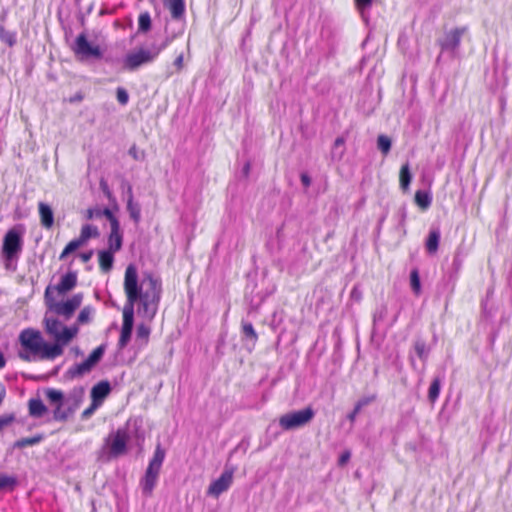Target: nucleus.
<instances>
[{"mask_svg": "<svg viewBox=\"0 0 512 512\" xmlns=\"http://www.w3.org/2000/svg\"><path fill=\"white\" fill-rule=\"evenodd\" d=\"M183 60H184V55H183V53H180V54L176 57V59L174 60L173 65L176 67V70H177V71L182 70V68H183Z\"/></svg>", "mask_w": 512, "mask_h": 512, "instance_id": "56", "label": "nucleus"}, {"mask_svg": "<svg viewBox=\"0 0 512 512\" xmlns=\"http://www.w3.org/2000/svg\"><path fill=\"white\" fill-rule=\"evenodd\" d=\"M412 178L413 176L410 170V165L406 162L401 166L399 172V185L404 192L409 189Z\"/></svg>", "mask_w": 512, "mask_h": 512, "instance_id": "25", "label": "nucleus"}, {"mask_svg": "<svg viewBox=\"0 0 512 512\" xmlns=\"http://www.w3.org/2000/svg\"><path fill=\"white\" fill-rule=\"evenodd\" d=\"M442 387V379L439 376H435L429 386L428 389V400L430 403L434 404L436 400L439 398Z\"/></svg>", "mask_w": 512, "mask_h": 512, "instance_id": "27", "label": "nucleus"}, {"mask_svg": "<svg viewBox=\"0 0 512 512\" xmlns=\"http://www.w3.org/2000/svg\"><path fill=\"white\" fill-rule=\"evenodd\" d=\"M152 28V19L149 12L140 13L138 17V33L145 34Z\"/></svg>", "mask_w": 512, "mask_h": 512, "instance_id": "33", "label": "nucleus"}, {"mask_svg": "<svg viewBox=\"0 0 512 512\" xmlns=\"http://www.w3.org/2000/svg\"><path fill=\"white\" fill-rule=\"evenodd\" d=\"M166 455L165 449L160 443L156 445L153 457L149 461L144 476L140 480L143 495L151 496L160 474L162 464Z\"/></svg>", "mask_w": 512, "mask_h": 512, "instance_id": "6", "label": "nucleus"}, {"mask_svg": "<svg viewBox=\"0 0 512 512\" xmlns=\"http://www.w3.org/2000/svg\"><path fill=\"white\" fill-rule=\"evenodd\" d=\"M387 313H388V309L385 304H381L375 309V311L373 313L374 330L376 329L377 326H379L384 321V319L387 316Z\"/></svg>", "mask_w": 512, "mask_h": 512, "instance_id": "37", "label": "nucleus"}, {"mask_svg": "<svg viewBox=\"0 0 512 512\" xmlns=\"http://www.w3.org/2000/svg\"><path fill=\"white\" fill-rule=\"evenodd\" d=\"M157 58V53L150 49L140 48L137 51L127 53L123 58V68L135 71L139 67L152 63Z\"/></svg>", "mask_w": 512, "mask_h": 512, "instance_id": "11", "label": "nucleus"}, {"mask_svg": "<svg viewBox=\"0 0 512 512\" xmlns=\"http://www.w3.org/2000/svg\"><path fill=\"white\" fill-rule=\"evenodd\" d=\"M345 139L344 137L340 136L337 137L333 143L332 151H331V158L334 161H339L344 155L345 152Z\"/></svg>", "mask_w": 512, "mask_h": 512, "instance_id": "32", "label": "nucleus"}, {"mask_svg": "<svg viewBox=\"0 0 512 512\" xmlns=\"http://www.w3.org/2000/svg\"><path fill=\"white\" fill-rule=\"evenodd\" d=\"M463 255L459 250L456 251L452 261V273L457 275L463 265Z\"/></svg>", "mask_w": 512, "mask_h": 512, "instance_id": "43", "label": "nucleus"}, {"mask_svg": "<svg viewBox=\"0 0 512 512\" xmlns=\"http://www.w3.org/2000/svg\"><path fill=\"white\" fill-rule=\"evenodd\" d=\"M84 244L80 241L79 238H76V239H73L71 240L69 243H67V245L64 247L63 251L61 252L60 254V257L59 259L60 260H63L65 259L66 257H68V255L74 253L75 251H77L80 247H82Z\"/></svg>", "mask_w": 512, "mask_h": 512, "instance_id": "36", "label": "nucleus"}, {"mask_svg": "<svg viewBox=\"0 0 512 512\" xmlns=\"http://www.w3.org/2000/svg\"><path fill=\"white\" fill-rule=\"evenodd\" d=\"M374 0H354L357 10L362 17H365L369 12Z\"/></svg>", "mask_w": 512, "mask_h": 512, "instance_id": "41", "label": "nucleus"}, {"mask_svg": "<svg viewBox=\"0 0 512 512\" xmlns=\"http://www.w3.org/2000/svg\"><path fill=\"white\" fill-rule=\"evenodd\" d=\"M412 348L413 352L410 351L408 355L410 365L414 371H418L415 361V357H417L423 364L422 369L419 372L423 373L432 350V345L428 344L423 337L416 336L413 340Z\"/></svg>", "mask_w": 512, "mask_h": 512, "instance_id": "12", "label": "nucleus"}, {"mask_svg": "<svg viewBox=\"0 0 512 512\" xmlns=\"http://www.w3.org/2000/svg\"><path fill=\"white\" fill-rule=\"evenodd\" d=\"M132 332L133 328L131 327H121L120 337L118 340V347L120 349H123L128 345L131 340Z\"/></svg>", "mask_w": 512, "mask_h": 512, "instance_id": "39", "label": "nucleus"}, {"mask_svg": "<svg viewBox=\"0 0 512 512\" xmlns=\"http://www.w3.org/2000/svg\"><path fill=\"white\" fill-rule=\"evenodd\" d=\"M108 250H112L118 252L122 249L123 246V232L121 230V226H113L110 227V233L107 239Z\"/></svg>", "mask_w": 512, "mask_h": 512, "instance_id": "19", "label": "nucleus"}, {"mask_svg": "<svg viewBox=\"0 0 512 512\" xmlns=\"http://www.w3.org/2000/svg\"><path fill=\"white\" fill-rule=\"evenodd\" d=\"M129 436L124 429H118L114 434L110 435L106 443L111 457H118L127 452Z\"/></svg>", "mask_w": 512, "mask_h": 512, "instance_id": "13", "label": "nucleus"}, {"mask_svg": "<svg viewBox=\"0 0 512 512\" xmlns=\"http://www.w3.org/2000/svg\"><path fill=\"white\" fill-rule=\"evenodd\" d=\"M6 365V358L3 354V352L0 350V369L4 368Z\"/></svg>", "mask_w": 512, "mask_h": 512, "instance_id": "62", "label": "nucleus"}, {"mask_svg": "<svg viewBox=\"0 0 512 512\" xmlns=\"http://www.w3.org/2000/svg\"><path fill=\"white\" fill-rule=\"evenodd\" d=\"M163 4L169 9L173 19H180L185 13L184 0H163Z\"/></svg>", "mask_w": 512, "mask_h": 512, "instance_id": "23", "label": "nucleus"}, {"mask_svg": "<svg viewBox=\"0 0 512 512\" xmlns=\"http://www.w3.org/2000/svg\"><path fill=\"white\" fill-rule=\"evenodd\" d=\"M233 473L231 470H224L222 474L214 481H212L208 488V494L214 497H218L223 492L227 491L233 481Z\"/></svg>", "mask_w": 512, "mask_h": 512, "instance_id": "14", "label": "nucleus"}, {"mask_svg": "<svg viewBox=\"0 0 512 512\" xmlns=\"http://www.w3.org/2000/svg\"><path fill=\"white\" fill-rule=\"evenodd\" d=\"M128 154L133 157V159L135 160H139V155H138V151H137V148L135 145H133L132 147H130L129 151H128Z\"/></svg>", "mask_w": 512, "mask_h": 512, "instance_id": "61", "label": "nucleus"}, {"mask_svg": "<svg viewBox=\"0 0 512 512\" xmlns=\"http://www.w3.org/2000/svg\"><path fill=\"white\" fill-rule=\"evenodd\" d=\"M99 186H100L101 191L103 192V194L107 197V199L109 201L115 200V198L113 196V193L111 192V190L109 188V185H108L107 181L104 178H102L100 180Z\"/></svg>", "mask_w": 512, "mask_h": 512, "instance_id": "49", "label": "nucleus"}, {"mask_svg": "<svg viewBox=\"0 0 512 512\" xmlns=\"http://www.w3.org/2000/svg\"><path fill=\"white\" fill-rule=\"evenodd\" d=\"M97 212H100V208H89L87 210L86 218L88 220L94 219V218H100L101 216H97Z\"/></svg>", "mask_w": 512, "mask_h": 512, "instance_id": "57", "label": "nucleus"}, {"mask_svg": "<svg viewBox=\"0 0 512 512\" xmlns=\"http://www.w3.org/2000/svg\"><path fill=\"white\" fill-rule=\"evenodd\" d=\"M18 485V479L13 475L0 473V492L13 491Z\"/></svg>", "mask_w": 512, "mask_h": 512, "instance_id": "29", "label": "nucleus"}, {"mask_svg": "<svg viewBox=\"0 0 512 512\" xmlns=\"http://www.w3.org/2000/svg\"><path fill=\"white\" fill-rule=\"evenodd\" d=\"M78 333L77 326H63L55 336L54 343H48L44 340L40 331L27 328L21 331L19 343L21 347L41 359H54L63 353V346L70 343Z\"/></svg>", "mask_w": 512, "mask_h": 512, "instance_id": "2", "label": "nucleus"}, {"mask_svg": "<svg viewBox=\"0 0 512 512\" xmlns=\"http://www.w3.org/2000/svg\"><path fill=\"white\" fill-rule=\"evenodd\" d=\"M467 33V26H459L449 30H444L443 35L436 40V45L440 48V54L437 57V62H439L443 56H447L449 59L459 57L461 41Z\"/></svg>", "mask_w": 512, "mask_h": 512, "instance_id": "5", "label": "nucleus"}, {"mask_svg": "<svg viewBox=\"0 0 512 512\" xmlns=\"http://www.w3.org/2000/svg\"><path fill=\"white\" fill-rule=\"evenodd\" d=\"M241 335L246 349L249 352L253 351L258 341V334L251 322L242 320Z\"/></svg>", "mask_w": 512, "mask_h": 512, "instance_id": "16", "label": "nucleus"}, {"mask_svg": "<svg viewBox=\"0 0 512 512\" xmlns=\"http://www.w3.org/2000/svg\"><path fill=\"white\" fill-rule=\"evenodd\" d=\"M93 309L90 306L84 307L78 314L77 323L78 324H86L91 319Z\"/></svg>", "mask_w": 512, "mask_h": 512, "instance_id": "42", "label": "nucleus"}, {"mask_svg": "<svg viewBox=\"0 0 512 512\" xmlns=\"http://www.w3.org/2000/svg\"><path fill=\"white\" fill-rule=\"evenodd\" d=\"M115 253V251L108 249H102L98 251V262L103 273H108L112 270L115 260Z\"/></svg>", "mask_w": 512, "mask_h": 512, "instance_id": "21", "label": "nucleus"}, {"mask_svg": "<svg viewBox=\"0 0 512 512\" xmlns=\"http://www.w3.org/2000/svg\"><path fill=\"white\" fill-rule=\"evenodd\" d=\"M437 340H438V338H437L436 333H433V343L436 344Z\"/></svg>", "mask_w": 512, "mask_h": 512, "instance_id": "64", "label": "nucleus"}, {"mask_svg": "<svg viewBox=\"0 0 512 512\" xmlns=\"http://www.w3.org/2000/svg\"><path fill=\"white\" fill-rule=\"evenodd\" d=\"M116 99L121 105H126L129 102V94L123 87L116 89Z\"/></svg>", "mask_w": 512, "mask_h": 512, "instance_id": "46", "label": "nucleus"}, {"mask_svg": "<svg viewBox=\"0 0 512 512\" xmlns=\"http://www.w3.org/2000/svg\"><path fill=\"white\" fill-rule=\"evenodd\" d=\"M77 272L69 270L61 276L59 283L54 287L59 295H64L75 288L77 285Z\"/></svg>", "mask_w": 512, "mask_h": 512, "instance_id": "17", "label": "nucleus"}, {"mask_svg": "<svg viewBox=\"0 0 512 512\" xmlns=\"http://www.w3.org/2000/svg\"><path fill=\"white\" fill-rule=\"evenodd\" d=\"M351 458V451L350 450H344L338 458V466L343 467L345 466Z\"/></svg>", "mask_w": 512, "mask_h": 512, "instance_id": "51", "label": "nucleus"}, {"mask_svg": "<svg viewBox=\"0 0 512 512\" xmlns=\"http://www.w3.org/2000/svg\"><path fill=\"white\" fill-rule=\"evenodd\" d=\"M44 393L49 404L54 406L53 419L65 422L79 409L84 400L85 390L82 386H76L65 395L61 390L47 388Z\"/></svg>", "mask_w": 512, "mask_h": 512, "instance_id": "3", "label": "nucleus"}, {"mask_svg": "<svg viewBox=\"0 0 512 512\" xmlns=\"http://www.w3.org/2000/svg\"><path fill=\"white\" fill-rule=\"evenodd\" d=\"M112 385L108 380H101L92 386L90 390L91 401L101 406L105 399L110 395Z\"/></svg>", "mask_w": 512, "mask_h": 512, "instance_id": "15", "label": "nucleus"}, {"mask_svg": "<svg viewBox=\"0 0 512 512\" xmlns=\"http://www.w3.org/2000/svg\"><path fill=\"white\" fill-rule=\"evenodd\" d=\"M93 256V250H89V251H85V252H82L80 253L79 257L80 259L82 260V262L86 263L88 261H90V259L92 258Z\"/></svg>", "mask_w": 512, "mask_h": 512, "instance_id": "58", "label": "nucleus"}, {"mask_svg": "<svg viewBox=\"0 0 512 512\" xmlns=\"http://www.w3.org/2000/svg\"><path fill=\"white\" fill-rule=\"evenodd\" d=\"M150 335V328L145 324H139L136 330L137 339H142L145 342L148 341Z\"/></svg>", "mask_w": 512, "mask_h": 512, "instance_id": "45", "label": "nucleus"}, {"mask_svg": "<svg viewBox=\"0 0 512 512\" xmlns=\"http://www.w3.org/2000/svg\"><path fill=\"white\" fill-rule=\"evenodd\" d=\"M251 170V163L250 161L245 162V164L242 167L241 174L243 177L247 178L249 176Z\"/></svg>", "mask_w": 512, "mask_h": 512, "instance_id": "59", "label": "nucleus"}, {"mask_svg": "<svg viewBox=\"0 0 512 512\" xmlns=\"http://www.w3.org/2000/svg\"><path fill=\"white\" fill-rule=\"evenodd\" d=\"M377 149L383 154L388 155L392 148V140L385 134H380L377 137Z\"/></svg>", "mask_w": 512, "mask_h": 512, "instance_id": "34", "label": "nucleus"}, {"mask_svg": "<svg viewBox=\"0 0 512 512\" xmlns=\"http://www.w3.org/2000/svg\"><path fill=\"white\" fill-rule=\"evenodd\" d=\"M361 410L362 409L355 404L353 410L347 415L348 420L353 423Z\"/></svg>", "mask_w": 512, "mask_h": 512, "instance_id": "55", "label": "nucleus"}, {"mask_svg": "<svg viewBox=\"0 0 512 512\" xmlns=\"http://www.w3.org/2000/svg\"><path fill=\"white\" fill-rule=\"evenodd\" d=\"M126 210L130 219L138 225L141 221V205L139 202L134 201L133 187H128V197L126 199Z\"/></svg>", "mask_w": 512, "mask_h": 512, "instance_id": "18", "label": "nucleus"}, {"mask_svg": "<svg viewBox=\"0 0 512 512\" xmlns=\"http://www.w3.org/2000/svg\"><path fill=\"white\" fill-rule=\"evenodd\" d=\"M45 324L47 333L52 335L54 338L62 327V323L57 318H46Z\"/></svg>", "mask_w": 512, "mask_h": 512, "instance_id": "38", "label": "nucleus"}, {"mask_svg": "<svg viewBox=\"0 0 512 512\" xmlns=\"http://www.w3.org/2000/svg\"><path fill=\"white\" fill-rule=\"evenodd\" d=\"M19 357L23 360L29 361L30 357L27 354H24L22 352L19 353Z\"/></svg>", "mask_w": 512, "mask_h": 512, "instance_id": "63", "label": "nucleus"}, {"mask_svg": "<svg viewBox=\"0 0 512 512\" xmlns=\"http://www.w3.org/2000/svg\"><path fill=\"white\" fill-rule=\"evenodd\" d=\"M25 227L17 224L4 234L1 246V257L7 270L15 271L17 262L23 251Z\"/></svg>", "mask_w": 512, "mask_h": 512, "instance_id": "4", "label": "nucleus"}, {"mask_svg": "<svg viewBox=\"0 0 512 512\" xmlns=\"http://www.w3.org/2000/svg\"><path fill=\"white\" fill-rule=\"evenodd\" d=\"M97 216L105 217L110 224V227L120 225L118 218L115 216L114 212L109 207H104L100 209V212H97Z\"/></svg>", "mask_w": 512, "mask_h": 512, "instance_id": "40", "label": "nucleus"}, {"mask_svg": "<svg viewBox=\"0 0 512 512\" xmlns=\"http://www.w3.org/2000/svg\"><path fill=\"white\" fill-rule=\"evenodd\" d=\"M38 211L41 225L46 229L52 228L54 225V212L52 207L47 203L39 202Z\"/></svg>", "mask_w": 512, "mask_h": 512, "instance_id": "20", "label": "nucleus"}, {"mask_svg": "<svg viewBox=\"0 0 512 512\" xmlns=\"http://www.w3.org/2000/svg\"><path fill=\"white\" fill-rule=\"evenodd\" d=\"M44 297L46 304L51 310L66 318H69L74 314V312L80 307L83 299V295L81 293H77L65 301L56 302L54 297L51 295V286H48L45 289Z\"/></svg>", "mask_w": 512, "mask_h": 512, "instance_id": "9", "label": "nucleus"}, {"mask_svg": "<svg viewBox=\"0 0 512 512\" xmlns=\"http://www.w3.org/2000/svg\"><path fill=\"white\" fill-rule=\"evenodd\" d=\"M123 288L126 303L123 308V327H134L135 304H138V314L149 320L158 311L162 295V283L152 273L144 274L139 280L138 270L134 264L126 267Z\"/></svg>", "mask_w": 512, "mask_h": 512, "instance_id": "1", "label": "nucleus"}, {"mask_svg": "<svg viewBox=\"0 0 512 512\" xmlns=\"http://www.w3.org/2000/svg\"><path fill=\"white\" fill-rule=\"evenodd\" d=\"M377 396L376 394L366 395L361 397L357 402L356 405L359 406L361 409L368 406L372 402L376 400Z\"/></svg>", "mask_w": 512, "mask_h": 512, "instance_id": "47", "label": "nucleus"}, {"mask_svg": "<svg viewBox=\"0 0 512 512\" xmlns=\"http://www.w3.org/2000/svg\"><path fill=\"white\" fill-rule=\"evenodd\" d=\"M129 186H132L131 183L128 180L123 178L121 181V189L123 191V194L126 196V198L128 197V187Z\"/></svg>", "mask_w": 512, "mask_h": 512, "instance_id": "60", "label": "nucleus"}, {"mask_svg": "<svg viewBox=\"0 0 512 512\" xmlns=\"http://www.w3.org/2000/svg\"><path fill=\"white\" fill-rule=\"evenodd\" d=\"M17 32L7 30L3 25H0V41L12 48L17 44Z\"/></svg>", "mask_w": 512, "mask_h": 512, "instance_id": "28", "label": "nucleus"}, {"mask_svg": "<svg viewBox=\"0 0 512 512\" xmlns=\"http://www.w3.org/2000/svg\"><path fill=\"white\" fill-rule=\"evenodd\" d=\"M441 232L439 228H431L425 240V248L429 254H434L439 249Z\"/></svg>", "mask_w": 512, "mask_h": 512, "instance_id": "22", "label": "nucleus"}, {"mask_svg": "<svg viewBox=\"0 0 512 512\" xmlns=\"http://www.w3.org/2000/svg\"><path fill=\"white\" fill-rule=\"evenodd\" d=\"M409 280H410L411 290L413 291V293L415 295H419L422 291V286H421L420 274H419V271L417 268H414L410 271Z\"/></svg>", "mask_w": 512, "mask_h": 512, "instance_id": "35", "label": "nucleus"}, {"mask_svg": "<svg viewBox=\"0 0 512 512\" xmlns=\"http://www.w3.org/2000/svg\"><path fill=\"white\" fill-rule=\"evenodd\" d=\"M315 417V410L307 406L301 410H294L283 414L279 418V425L285 431L299 429L309 424Z\"/></svg>", "mask_w": 512, "mask_h": 512, "instance_id": "10", "label": "nucleus"}, {"mask_svg": "<svg viewBox=\"0 0 512 512\" xmlns=\"http://www.w3.org/2000/svg\"><path fill=\"white\" fill-rule=\"evenodd\" d=\"M29 415L34 418H41L47 412V407L40 398H31L28 402Z\"/></svg>", "mask_w": 512, "mask_h": 512, "instance_id": "24", "label": "nucleus"}, {"mask_svg": "<svg viewBox=\"0 0 512 512\" xmlns=\"http://www.w3.org/2000/svg\"><path fill=\"white\" fill-rule=\"evenodd\" d=\"M350 298L356 302L361 301L362 299V291L358 285H355L351 292H350Z\"/></svg>", "mask_w": 512, "mask_h": 512, "instance_id": "52", "label": "nucleus"}, {"mask_svg": "<svg viewBox=\"0 0 512 512\" xmlns=\"http://www.w3.org/2000/svg\"><path fill=\"white\" fill-rule=\"evenodd\" d=\"M71 50L73 51L77 60L81 62L85 61H97L103 58V50L98 44H93L88 40L85 32H81L75 38Z\"/></svg>", "mask_w": 512, "mask_h": 512, "instance_id": "7", "label": "nucleus"}, {"mask_svg": "<svg viewBox=\"0 0 512 512\" xmlns=\"http://www.w3.org/2000/svg\"><path fill=\"white\" fill-rule=\"evenodd\" d=\"M100 406L96 403H94L93 401H91V404L89 405V407H87L81 414V419L82 420H87L89 419L94 413L95 411L99 408Z\"/></svg>", "mask_w": 512, "mask_h": 512, "instance_id": "48", "label": "nucleus"}, {"mask_svg": "<svg viewBox=\"0 0 512 512\" xmlns=\"http://www.w3.org/2000/svg\"><path fill=\"white\" fill-rule=\"evenodd\" d=\"M300 181L305 188H308L312 182L311 177L306 172L300 174Z\"/></svg>", "mask_w": 512, "mask_h": 512, "instance_id": "54", "label": "nucleus"}, {"mask_svg": "<svg viewBox=\"0 0 512 512\" xmlns=\"http://www.w3.org/2000/svg\"><path fill=\"white\" fill-rule=\"evenodd\" d=\"M398 217H399V224H398V226L399 227H404L405 226V221H406V218H407V210H406L405 206H402L399 209Z\"/></svg>", "mask_w": 512, "mask_h": 512, "instance_id": "53", "label": "nucleus"}, {"mask_svg": "<svg viewBox=\"0 0 512 512\" xmlns=\"http://www.w3.org/2000/svg\"><path fill=\"white\" fill-rule=\"evenodd\" d=\"M175 37H176L175 35H172V36L167 35L161 44H159V45L153 44L151 46L152 49L154 50V52L157 53V56L160 54L161 51L166 49L172 43V41L175 39Z\"/></svg>", "mask_w": 512, "mask_h": 512, "instance_id": "44", "label": "nucleus"}, {"mask_svg": "<svg viewBox=\"0 0 512 512\" xmlns=\"http://www.w3.org/2000/svg\"><path fill=\"white\" fill-rule=\"evenodd\" d=\"M43 439H44V435L43 434H36V435H34L32 437H24V438L18 439L14 443L13 446H14V448H17V449H23V448L28 447V446L37 445L40 442H42Z\"/></svg>", "mask_w": 512, "mask_h": 512, "instance_id": "30", "label": "nucleus"}, {"mask_svg": "<svg viewBox=\"0 0 512 512\" xmlns=\"http://www.w3.org/2000/svg\"><path fill=\"white\" fill-rule=\"evenodd\" d=\"M98 236L99 230L96 226L85 224L82 226L80 236L78 238L83 244H85L89 239L96 238Z\"/></svg>", "mask_w": 512, "mask_h": 512, "instance_id": "31", "label": "nucleus"}, {"mask_svg": "<svg viewBox=\"0 0 512 512\" xmlns=\"http://www.w3.org/2000/svg\"><path fill=\"white\" fill-rule=\"evenodd\" d=\"M106 351V345L101 344L96 347L88 357L80 363L72 365L64 374L66 380L80 378L85 374L90 373L102 360Z\"/></svg>", "mask_w": 512, "mask_h": 512, "instance_id": "8", "label": "nucleus"}, {"mask_svg": "<svg viewBox=\"0 0 512 512\" xmlns=\"http://www.w3.org/2000/svg\"><path fill=\"white\" fill-rule=\"evenodd\" d=\"M414 201L420 209L427 210L431 206L432 195L429 191L417 190L414 196Z\"/></svg>", "mask_w": 512, "mask_h": 512, "instance_id": "26", "label": "nucleus"}, {"mask_svg": "<svg viewBox=\"0 0 512 512\" xmlns=\"http://www.w3.org/2000/svg\"><path fill=\"white\" fill-rule=\"evenodd\" d=\"M15 420V415L13 413L4 414L0 416V431L10 425Z\"/></svg>", "mask_w": 512, "mask_h": 512, "instance_id": "50", "label": "nucleus"}]
</instances>
